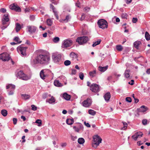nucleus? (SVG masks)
I'll return each mask as SVG.
<instances>
[{
    "mask_svg": "<svg viewBox=\"0 0 150 150\" xmlns=\"http://www.w3.org/2000/svg\"><path fill=\"white\" fill-rule=\"evenodd\" d=\"M50 57L47 54L42 53L38 55L36 59L34 60L35 64L40 63L47 65L50 62Z\"/></svg>",
    "mask_w": 150,
    "mask_h": 150,
    "instance_id": "nucleus-1",
    "label": "nucleus"
},
{
    "mask_svg": "<svg viewBox=\"0 0 150 150\" xmlns=\"http://www.w3.org/2000/svg\"><path fill=\"white\" fill-rule=\"evenodd\" d=\"M89 38L87 36H83L78 37L76 40V42L80 45L86 43L89 40Z\"/></svg>",
    "mask_w": 150,
    "mask_h": 150,
    "instance_id": "nucleus-2",
    "label": "nucleus"
},
{
    "mask_svg": "<svg viewBox=\"0 0 150 150\" xmlns=\"http://www.w3.org/2000/svg\"><path fill=\"white\" fill-rule=\"evenodd\" d=\"M93 140L94 142L92 143V146L96 148L99 145L100 143H101L102 139L100 136L96 135L93 137Z\"/></svg>",
    "mask_w": 150,
    "mask_h": 150,
    "instance_id": "nucleus-3",
    "label": "nucleus"
},
{
    "mask_svg": "<svg viewBox=\"0 0 150 150\" xmlns=\"http://www.w3.org/2000/svg\"><path fill=\"white\" fill-rule=\"evenodd\" d=\"M16 76L17 78L24 80L27 81L30 79V77L24 74L22 71L18 72Z\"/></svg>",
    "mask_w": 150,
    "mask_h": 150,
    "instance_id": "nucleus-4",
    "label": "nucleus"
},
{
    "mask_svg": "<svg viewBox=\"0 0 150 150\" xmlns=\"http://www.w3.org/2000/svg\"><path fill=\"white\" fill-rule=\"evenodd\" d=\"M99 27L102 29L107 28L108 27V23L106 21L103 19L99 20L97 22Z\"/></svg>",
    "mask_w": 150,
    "mask_h": 150,
    "instance_id": "nucleus-5",
    "label": "nucleus"
},
{
    "mask_svg": "<svg viewBox=\"0 0 150 150\" xmlns=\"http://www.w3.org/2000/svg\"><path fill=\"white\" fill-rule=\"evenodd\" d=\"M62 56L60 54L54 53L52 55V59L54 63L59 62L61 60Z\"/></svg>",
    "mask_w": 150,
    "mask_h": 150,
    "instance_id": "nucleus-6",
    "label": "nucleus"
},
{
    "mask_svg": "<svg viewBox=\"0 0 150 150\" xmlns=\"http://www.w3.org/2000/svg\"><path fill=\"white\" fill-rule=\"evenodd\" d=\"M28 48L27 47H23V45L22 44L18 46L17 48V50L18 52H19V51H20L21 54L22 56H25L26 55L25 53L26 50Z\"/></svg>",
    "mask_w": 150,
    "mask_h": 150,
    "instance_id": "nucleus-7",
    "label": "nucleus"
},
{
    "mask_svg": "<svg viewBox=\"0 0 150 150\" xmlns=\"http://www.w3.org/2000/svg\"><path fill=\"white\" fill-rule=\"evenodd\" d=\"M10 59V55L7 52H4L0 54V59L3 61H8Z\"/></svg>",
    "mask_w": 150,
    "mask_h": 150,
    "instance_id": "nucleus-8",
    "label": "nucleus"
},
{
    "mask_svg": "<svg viewBox=\"0 0 150 150\" xmlns=\"http://www.w3.org/2000/svg\"><path fill=\"white\" fill-rule=\"evenodd\" d=\"M90 89L92 92L97 93L100 91L99 86L96 83H93L90 86Z\"/></svg>",
    "mask_w": 150,
    "mask_h": 150,
    "instance_id": "nucleus-9",
    "label": "nucleus"
},
{
    "mask_svg": "<svg viewBox=\"0 0 150 150\" xmlns=\"http://www.w3.org/2000/svg\"><path fill=\"white\" fill-rule=\"evenodd\" d=\"M72 41L69 39H67L64 40L62 44V47L65 48L70 46L72 44Z\"/></svg>",
    "mask_w": 150,
    "mask_h": 150,
    "instance_id": "nucleus-10",
    "label": "nucleus"
},
{
    "mask_svg": "<svg viewBox=\"0 0 150 150\" xmlns=\"http://www.w3.org/2000/svg\"><path fill=\"white\" fill-rule=\"evenodd\" d=\"M91 100L90 98H88L83 101L82 103V105L84 107H88L91 105Z\"/></svg>",
    "mask_w": 150,
    "mask_h": 150,
    "instance_id": "nucleus-11",
    "label": "nucleus"
},
{
    "mask_svg": "<svg viewBox=\"0 0 150 150\" xmlns=\"http://www.w3.org/2000/svg\"><path fill=\"white\" fill-rule=\"evenodd\" d=\"M9 8L11 10H13L17 12H19L21 11V8L17 5H15V4L11 5Z\"/></svg>",
    "mask_w": 150,
    "mask_h": 150,
    "instance_id": "nucleus-12",
    "label": "nucleus"
},
{
    "mask_svg": "<svg viewBox=\"0 0 150 150\" xmlns=\"http://www.w3.org/2000/svg\"><path fill=\"white\" fill-rule=\"evenodd\" d=\"M148 109V108L145 106L142 105L139 108L137 109V114L139 115V112H144L147 110Z\"/></svg>",
    "mask_w": 150,
    "mask_h": 150,
    "instance_id": "nucleus-13",
    "label": "nucleus"
},
{
    "mask_svg": "<svg viewBox=\"0 0 150 150\" xmlns=\"http://www.w3.org/2000/svg\"><path fill=\"white\" fill-rule=\"evenodd\" d=\"M143 134L142 132H136L134 135L132 136V138L134 140L136 141L138 138H140L142 137Z\"/></svg>",
    "mask_w": 150,
    "mask_h": 150,
    "instance_id": "nucleus-14",
    "label": "nucleus"
},
{
    "mask_svg": "<svg viewBox=\"0 0 150 150\" xmlns=\"http://www.w3.org/2000/svg\"><path fill=\"white\" fill-rule=\"evenodd\" d=\"M27 29L28 31L30 33H35L36 30V28L34 26H28Z\"/></svg>",
    "mask_w": 150,
    "mask_h": 150,
    "instance_id": "nucleus-15",
    "label": "nucleus"
},
{
    "mask_svg": "<svg viewBox=\"0 0 150 150\" xmlns=\"http://www.w3.org/2000/svg\"><path fill=\"white\" fill-rule=\"evenodd\" d=\"M50 8L52 10L53 12L54 13V15L56 17V18L57 20L59 19V16L58 15L57 11L56 10L55 8L51 4H50Z\"/></svg>",
    "mask_w": 150,
    "mask_h": 150,
    "instance_id": "nucleus-16",
    "label": "nucleus"
},
{
    "mask_svg": "<svg viewBox=\"0 0 150 150\" xmlns=\"http://www.w3.org/2000/svg\"><path fill=\"white\" fill-rule=\"evenodd\" d=\"M111 97L110 93L109 92H108L106 93L104 96V98L105 100L106 101H108Z\"/></svg>",
    "mask_w": 150,
    "mask_h": 150,
    "instance_id": "nucleus-17",
    "label": "nucleus"
},
{
    "mask_svg": "<svg viewBox=\"0 0 150 150\" xmlns=\"http://www.w3.org/2000/svg\"><path fill=\"white\" fill-rule=\"evenodd\" d=\"M108 65L103 67L99 66L98 67V69L101 72H104L108 69Z\"/></svg>",
    "mask_w": 150,
    "mask_h": 150,
    "instance_id": "nucleus-18",
    "label": "nucleus"
},
{
    "mask_svg": "<svg viewBox=\"0 0 150 150\" xmlns=\"http://www.w3.org/2000/svg\"><path fill=\"white\" fill-rule=\"evenodd\" d=\"M54 84L55 86L58 87H61L63 86V84L60 83L58 80H55L54 81Z\"/></svg>",
    "mask_w": 150,
    "mask_h": 150,
    "instance_id": "nucleus-19",
    "label": "nucleus"
},
{
    "mask_svg": "<svg viewBox=\"0 0 150 150\" xmlns=\"http://www.w3.org/2000/svg\"><path fill=\"white\" fill-rule=\"evenodd\" d=\"M63 98L67 100H69L71 98L70 95L66 93H64L63 94Z\"/></svg>",
    "mask_w": 150,
    "mask_h": 150,
    "instance_id": "nucleus-20",
    "label": "nucleus"
},
{
    "mask_svg": "<svg viewBox=\"0 0 150 150\" xmlns=\"http://www.w3.org/2000/svg\"><path fill=\"white\" fill-rule=\"evenodd\" d=\"M74 122V119L73 118L71 119H67L66 120V122L67 124L69 125H71L73 124Z\"/></svg>",
    "mask_w": 150,
    "mask_h": 150,
    "instance_id": "nucleus-21",
    "label": "nucleus"
},
{
    "mask_svg": "<svg viewBox=\"0 0 150 150\" xmlns=\"http://www.w3.org/2000/svg\"><path fill=\"white\" fill-rule=\"evenodd\" d=\"M22 98L25 100L29 99L30 98V96L27 94H22L21 95Z\"/></svg>",
    "mask_w": 150,
    "mask_h": 150,
    "instance_id": "nucleus-22",
    "label": "nucleus"
},
{
    "mask_svg": "<svg viewBox=\"0 0 150 150\" xmlns=\"http://www.w3.org/2000/svg\"><path fill=\"white\" fill-rule=\"evenodd\" d=\"M55 98L52 96L51 98L48 100H46V102L49 103L50 104H52L55 103Z\"/></svg>",
    "mask_w": 150,
    "mask_h": 150,
    "instance_id": "nucleus-23",
    "label": "nucleus"
},
{
    "mask_svg": "<svg viewBox=\"0 0 150 150\" xmlns=\"http://www.w3.org/2000/svg\"><path fill=\"white\" fill-rule=\"evenodd\" d=\"M141 42L140 41H136L134 43V47H135L136 49L138 50L139 46L141 44Z\"/></svg>",
    "mask_w": 150,
    "mask_h": 150,
    "instance_id": "nucleus-24",
    "label": "nucleus"
},
{
    "mask_svg": "<svg viewBox=\"0 0 150 150\" xmlns=\"http://www.w3.org/2000/svg\"><path fill=\"white\" fill-rule=\"evenodd\" d=\"M130 71L129 69H126L125 70L124 74L125 77L126 78H128L129 77L130 75L129 74V72Z\"/></svg>",
    "mask_w": 150,
    "mask_h": 150,
    "instance_id": "nucleus-25",
    "label": "nucleus"
},
{
    "mask_svg": "<svg viewBox=\"0 0 150 150\" xmlns=\"http://www.w3.org/2000/svg\"><path fill=\"white\" fill-rule=\"evenodd\" d=\"M8 16V14L6 13L4 15L2 19L6 21H9V19Z\"/></svg>",
    "mask_w": 150,
    "mask_h": 150,
    "instance_id": "nucleus-26",
    "label": "nucleus"
},
{
    "mask_svg": "<svg viewBox=\"0 0 150 150\" xmlns=\"http://www.w3.org/2000/svg\"><path fill=\"white\" fill-rule=\"evenodd\" d=\"M16 32H18L21 28V26L20 24L17 23H16Z\"/></svg>",
    "mask_w": 150,
    "mask_h": 150,
    "instance_id": "nucleus-27",
    "label": "nucleus"
},
{
    "mask_svg": "<svg viewBox=\"0 0 150 150\" xmlns=\"http://www.w3.org/2000/svg\"><path fill=\"white\" fill-rule=\"evenodd\" d=\"M40 77L43 79H45V77L46 76L44 74V70H42L40 73Z\"/></svg>",
    "mask_w": 150,
    "mask_h": 150,
    "instance_id": "nucleus-28",
    "label": "nucleus"
},
{
    "mask_svg": "<svg viewBox=\"0 0 150 150\" xmlns=\"http://www.w3.org/2000/svg\"><path fill=\"white\" fill-rule=\"evenodd\" d=\"M145 36L146 40L147 41L150 40V35L148 32L146 31L145 33Z\"/></svg>",
    "mask_w": 150,
    "mask_h": 150,
    "instance_id": "nucleus-29",
    "label": "nucleus"
},
{
    "mask_svg": "<svg viewBox=\"0 0 150 150\" xmlns=\"http://www.w3.org/2000/svg\"><path fill=\"white\" fill-rule=\"evenodd\" d=\"M1 113L3 116L4 117H6L8 114V112L6 110L4 109L1 111Z\"/></svg>",
    "mask_w": 150,
    "mask_h": 150,
    "instance_id": "nucleus-30",
    "label": "nucleus"
},
{
    "mask_svg": "<svg viewBox=\"0 0 150 150\" xmlns=\"http://www.w3.org/2000/svg\"><path fill=\"white\" fill-rule=\"evenodd\" d=\"M96 73V70H94L93 71H91L89 72V74L90 76L92 77H94L95 76Z\"/></svg>",
    "mask_w": 150,
    "mask_h": 150,
    "instance_id": "nucleus-31",
    "label": "nucleus"
},
{
    "mask_svg": "<svg viewBox=\"0 0 150 150\" xmlns=\"http://www.w3.org/2000/svg\"><path fill=\"white\" fill-rule=\"evenodd\" d=\"M78 142L79 144H82L84 142L85 140L83 138H80L78 139Z\"/></svg>",
    "mask_w": 150,
    "mask_h": 150,
    "instance_id": "nucleus-32",
    "label": "nucleus"
},
{
    "mask_svg": "<svg viewBox=\"0 0 150 150\" xmlns=\"http://www.w3.org/2000/svg\"><path fill=\"white\" fill-rule=\"evenodd\" d=\"M47 23L48 25L51 26L52 24V21L50 18H48L47 20Z\"/></svg>",
    "mask_w": 150,
    "mask_h": 150,
    "instance_id": "nucleus-33",
    "label": "nucleus"
},
{
    "mask_svg": "<svg viewBox=\"0 0 150 150\" xmlns=\"http://www.w3.org/2000/svg\"><path fill=\"white\" fill-rule=\"evenodd\" d=\"M101 40L100 39H99L98 40L96 41L95 42L93 43L92 45V46L93 47H94L96 46L99 44L101 42Z\"/></svg>",
    "mask_w": 150,
    "mask_h": 150,
    "instance_id": "nucleus-34",
    "label": "nucleus"
},
{
    "mask_svg": "<svg viewBox=\"0 0 150 150\" xmlns=\"http://www.w3.org/2000/svg\"><path fill=\"white\" fill-rule=\"evenodd\" d=\"M69 18V15H67L66 16V18L65 19L60 20H59L60 22H62L63 21H65L66 22H68V20Z\"/></svg>",
    "mask_w": 150,
    "mask_h": 150,
    "instance_id": "nucleus-35",
    "label": "nucleus"
},
{
    "mask_svg": "<svg viewBox=\"0 0 150 150\" xmlns=\"http://www.w3.org/2000/svg\"><path fill=\"white\" fill-rule=\"evenodd\" d=\"M88 112L89 114L92 115H94L96 113L95 111L93 110L90 109L88 110Z\"/></svg>",
    "mask_w": 150,
    "mask_h": 150,
    "instance_id": "nucleus-36",
    "label": "nucleus"
},
{
    "mask_svg": "<svg viewBox=\"0 0 150 150\" xmlns=\"http://www.w3.org/2000/svg\"><path fill=\"white\" fill-rule=\"evenodd\" d=\"M116 48L117 50L119 51H122L123 49L121 45H117Z\"/></svg>",
    "mask_w": 150,
    "mask_h": 150,
    "instance_id": "nucleus-37",
    "label": "nucleus"
},
{
    "mask_svg": "<svg viewBox=\"0 0 150 150\" xmlns=\"http://www.w3.org/2000/svg\"><path fill=\"white\" fill-rule=\"evenodd\" d=\"M64 64L66 66H68L71 64V61L69 60H65L64 62Z\"/></svg>",
    "mask_w": 150,
    "mask_h": 150,
    "instance_id": "nucleus-38",
    "label": "nucleus"
},
{
    "mask_svg": "<svg viewBox=\"0 0 150 150\" xmlns=\"http://www.w3.org/2000/svg\"><path fill=\"white\" fill-rule=\"evenodd\" d=\"M121 16L123 19H126L128 16V15L126 13H123L121 14Z\"/></svg>",
    "mask_w": 150,
    "mask_h": 150,
    "instance_id": "nucleus-39",
    "label": "nucleus"
},
{
    "mask_svg": "<svg viewBox=\"0 0 150 150\" xmlns=\"http://www.w3.org/2000/svg\"><path fill=\"white\" fill-rule=\"evenodd\" d=\"M122 123L123 124L124 127L122 128V130H124L127 129V123L125 122H122Z\"/></svg>",
    "mask_w": 150,
    "mask_h": 150,
    "instance_id": "nucleus-40",
    "label": "nucleus"
},
{
    "mask_svg": "<svg viewBox=\"0 0 150 150\" xmlns=\"http://www.w3.org/2000/svg\"><path fill=\"white\" fill-rule=\"evenodd\" d=\"M19 39H20L18 37H15L13 39L14 41L17 42L18 43H21V42L22 41H20L18 42Z\"/></svg>",
    "mask_w": 150,
    "mask_h": 150,
    "instance_id": "nucleus-41",
    "label": "nucleus"
},
{
    "mask_svg": "<svg viewBox=\"0 0 150 150\" xmlns=\"http://www.w3.org/2000/svg\"><path fill=\"white\" fill-rule=\"evenodd\" d=\"M59 40V38L58 37H55L53 39V42L56 43L58 42Z\"/></svg>",
    "mask_w": 150,
    "mask_h": 150,
    "instance_id": "nucleus-42",
    "label": "nucleus"
},
{
    "mask_svg": "<svg viewBox=\"0 0 150 150\" xmlns=\"http://www.w3.org/2000/svg\"><path fill=\"white\" fill-rule=\"evenodd\" d=\"M35 123H37L38 124V126H40L42 125V121L40 119H38L35 122Z\"/></svg>",
    "mask_w": 150,
    "mask_h": 150,
    "instance_id": "nucleus-43",
    "label": "nucleus"
},
{
    "mask_svg": "<svg viewBox=\"0 0 150 150\" xmlns=\"http://www.w3.org/2000/svg\"><path fill=\"white\" fill-rule=\"evenodd\" d=\"M70 56L71 57H72L73 58H76L77 57L76 54L74 52H71L70 54Z\"/></svg>",
    "mask_w": 150,
    "mask_h": 150,
    "instance_id": "nucleus-44",
    "label": "nucleus"
},
{
    "mask_svg": "<svg viewBox=\"0 0 150 150\" xmlns=\"http://www.w3.org/2000/svg\"><path fill=\"white\" fill-rule=\"evenodd\" d=\"M79 77L81 80H83V79L84 75L82 72H81L79 73Z\"/></svg>",
    "mask_w": 150,
    "mask_h": 150,
    "instance_id": "nucleus-45",
    "label": "nucleus"
},
{
    "mask_svg": "<svg viewBox=\"0 0 150 150\" xmlns=\"http://www.w3.org/2000/svg\"><path fill=\"white\" fill-rule=\"evenodd\" d=\"M59 0H50L52 3L55 5H57L58 3V1Z\"/></svg>",
    "mask_w": 150,
    "mask_h": 150,
    "instance_id": "nucleus-46",
    "label": "nucleus"
},
{
    "mask_svg": "<svg viewBox=\"0 0 150 150\" xmlns=\"http://www.w3.org/2000/svg\"><path fill=\"white\" fill-rule=\"evenodd\" d=\"M126 101L129 103H131L132 102V99L130 97H127L125 98Z\"/></svg>",
    "mask_w": 150,
    "mask_h": 150,
    "instance_id": "nucleus-47",
    "label": "nucleus"
},
{
    "mask_svg": "<svg viewBox=\"0 0 150 150\" xmlns=\"http://www.w3.org/2000/svg\"><path fill=\"white\" fill-rule=\"evenodd\" d=\"M147 120L146 119H144L142 120V122L144 125H145L147 124Z\"/></svg>",
    "mask_w": 150,
    "mask_h": 150,
    "instance_id": "nucleus-48",
    "label": "nucleus"
},
{
    "mask_svg": "<svg viewBox=\"0 0 150 150\" xmlns=\"http://www.w3.org/2000/svg\"><path fill=\"white\" fill-rule=\"evenodd\" d=\"M9 85L10 86V88L11 90H14L15 88V86L14 85L11 84H10Z\"/></svg>",
    "mask_w": 150,
    "mask_h": 150,
    "instance_id": "nucleus-49",
    "label": "nucleus"
},
{
    "mask_svg": "<svg viewBox=\"0 0 150 150\" xmlns=\"http://www.w3.org/2000/svg\"><path fill=\"white\" fill-rule=\"evenodd\" d=\"M14 93V90H11L8 92V95H13Z\"/></svg>",
    "mask_w": 150,
    "mask_h": 150,
    "instance_id": "nucleus-50",
    "label": "nucleus"
},
{
    "mask_svg": "<svg viewBox=\"0 0 150 150\" xmlns=\"http://www.w3.org/2000/svg\"><path fill=\"white\" fill-rule=\"evenodd\" d=\"M32 107V110H36L37 109V107L34 105H31Z\"/></svg>",
    "mask_w": 150,
    "mask_h": 150,
    "instance_id": "nucleus-51",
    "label": "nucleus"
},
{
    "mask_svg": "<svg viewBox=\"0 0 150 150\" xmlns=\"http://www.w3.org/2000/svg\"><path fill=\"white\" fill-rule=\"evenodd\" d=\"M73 129L75 131L77 132H79V129L78 128H77L76 126H74L73 127Z\"/></svg>",
    "mask_w": 150,
    "mask_h": 150,
    "instance_id": "nucleus-52",
    "label": "nucleus"
},
{
    "mask_svg": "<svg viewBox=\"0 0 150 150\" xmlns=\"http://www.w3.org/2000/svg\"><path fill=\"white\" fill-rule=\"evenodd\" d=\"M35 16L34 15H31L30 16V20L31 21H33L35 19Z\"/></svg>",
    "mask_w": 150,
    "mask_h": 150,
    "instance_id": "nucleus-53",
    "label": "nucleus"
},
{
    "mask_svg": "<svg viewBox=\"0 0 150 150\" xmlns=\"http://www.w3.org/2000/svg\"><path fill=\"white\" fill-rule=\"evenodd\" d=\"M6 9L4 8H1L0 10V11L1 12L4 13L6 12Z\"/></svg>",
    "mask_w": 150,
    "mask_h": 150,
    "instance_id": "nucleus-54",
    "label": "nucleus"
},
{
    "mask_svg": "<svg viewBox=\"0 0 150 150\" xmlns=\"http://www.w3.org/2000/svg\"><path fill=\"white\" fill-rule=\"evenodd\" d=\"M13 123L14 125H16L17 121V119L16 118H13Z\"/></svg>",
    "mask_w": 150,
    "mask_h": 150,
    "instance_id": "nucleus-55",
    "label": "nucleus"
},
{
    "mask_svg": "<svg viewBox=\"0 0 150 150\" xmlns=\"http://www.w3.org/2000/svg\"><path fill=\"white\" fill-rule=\"evenodd\" d=\"M83 125L81 124V123H79V129H81V130H83Z\"/></svg>",
    "mask_w": 150,
    "mask_h": 150,
    "instance_id": "nucleus-56",
    "label": "nucleus"
},
{
    "mask_svg": "<svg viewBox=\"0 0 150 150\" xmlns=\"http://www.w3.org/2000/svg\"><path fill=\"white\" fill-rule=\"evenodd\" d=\"M137 21V18H133L132 19V21L133 23H135Z\"/></svg>",
    "mask_w": 150,
    "mask_h": 150,
    "instance_id": "nucleus-57",
    "label": "nucleus"
},
{
    "mask_svg": "<svg viewBox=\"0 0 150 150\" xmlns=\"http://www.w3.org/2000/svg\"><path fill=\"white\" fill-rule=\"evenodd\" d=\"M71 74H75L76 73V70L75 69H71Z\"/></svg>",
    "mask_w": 150,
    "mask_h": 150,
    "instance_id": "nucleus-58",
    "label": "nucleus"
},
{
    "mask_svg": "<svg viewBox=\"0 0 150 150\" xmlns=\"http://www.w3.org/2000/svg\"><path fill=\"white\" fill-rule=\"evenodd\" d=\"M134 81L133 80H131V81L128 82V84L131 85H133L134 84Z\"/></svg>",
    "mask_w": 150,
    "mask_h": 150,
    "instance_id": "nucleus-59",
    "label": "nucleus"
},
{
    "mask_svg": "<svg viewBox=\"0 0 150 150\" xmlns=\"http://www.w3.org/2000/svg\"><path fill=\"white\" fill-rule=\"evenodd\" d=\"M84 124L87 127H90V125L88 123H86V122H84Z\"/></svg>",
    "mask_w": 150,
    "mask_h": 150,
    "instance_id": "nucleus-60",
    "label": "nucleus"
},
{
    "mask_svg": "<svg viewBox=\"0 0 150 150\" xmlns=\"http://www.w3.org/2000/svg\"><path fill=\"white\" fill-rule=\"evenodd\" d=\"M8 21H6L2 19V24L3 25H5L6 24V23Z\"/></svg>",
    "mask_w": 150,
    "mask_h": 150,
    "instance_id": "nucleus-61",
    "label": "nucleus"
},
{
    "mask_svg": "<svg viewBox=\"0 0 150 150\" xmlns=\"http://www.w3.org/2000/svg\"><path fill=\"white\" fill-rule=\"evenodd\" d=\"M47 93H45L42 95V98L44 99H45L47 97Z\"/></svg>",
    "mask_w": 150,
    "mask_h": 150,
    "instance_id": "nucleus-62",
    "label": "nucleus"
},
{
    "mask_svg": "<svg viewBox=\"0 0 150 150\" xmlns=\"http://www.w3.org/2000/svg\"><path fill=\"white\" fill-rule=\"evenodd\" d=\"M134 100L135 103H137L139 101V100L137 98H134Z\"/></svg>",
    "mask_w": 150,
    "mask_h": 150,
    "instance_id": "nucleus-63",
    "label": "nucleus"
},
{
    "mask_svg": "<svg viewBox=\"0 0 150 150\" xmlns=\"http://www.w3.org/2000/svg\"><path fill=\"white\" fill-rule=\"evenodd\" d=\"M146 73L148 74H150V68L148 69H147Z\"/></svg>",
    "mask_w": 150,
    "mask_h": 150,
    "instance_id": "nucleus-64",
    "label": "nucleus"
}]
</instances>
